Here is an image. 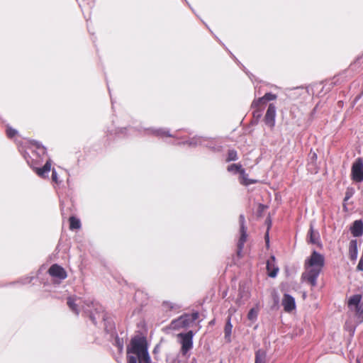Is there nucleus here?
<instances>
[{"mask_svg": "<svg viewBox=\"0 0 363 363\" xmlns=\"http://www.w3.org/2000/svg\"><path fill=\"white\" fill-rule=\"evenodd\" d=\"M46 153V149L36 143L28 142L24 145V159L41 178L48 177L51 170L52 160L50 159L47 160L43 167H35L36 164L43 162Z\"/></svg>", "mask_w": 363, "mask_h": 363, "instance_id": "nucleus-1", "label": "nucleus"}, {"mask_svg": "<svg viewBox=\"0 0 363 363\" xmlns=\"http://www.w3.org/2000/svg\"><path fill=\"white\" fill-rule=\"evenodd\" d=\"M325 264L323 255L316 251H313L311 256L304 262V272L302 273L301 279L309 284L312 287L317 285V279Z\"/></svg>", "mask_w": 363, "mask_h": 363, "instance_id": "nucleus-2", "label": "nucleus"}, {"mask_svg": "<svg viewBox=\"0 0 363 363\" xmlns=\"http://www.w3.org/2000/svg\"><path fill=\"white\" fill-rule=\"evenodd\" d=\"M134 354L137 355L128 356V363H137L138 359L139 363H150L145 340L142 337H134L131 340L130 347L128 348V354Z\"/></svg>", "mask_w": 363, "mask_h": 363, "instance_id": "nucleus-3", "label": "nucleus"}, {"mask_svg": "<svg viewBox=\"0 0 363 363\" xmlns=\"http://www.w3.org/2000/svg\"><path fill=\"white\" fill-rule=\"evenodd\" d=\"M199 314L198 312L192 313H185L177 319L172 321L170 324L171 328L174 330H179L190 326L196 320L199 318Z\"/></svg>", "mask_w": 363, "mask_h": 363, "instance_id": "nucleus-4", "label": "nucleus"}, {"mask_svg": "<svg viewBox=\"0 0 363 363\" xmlns=\"http://www.w3.org/2000/svg\"><path fill=\"white\" fill-rule=\"evenodd\" d=\"M362 298V295L355 294L352 296L347 302L349 309L355 313L359 323L363 322V301L361 302Z\"/></svg>", "mask_w": 363, "mask_h": 363, "instance_id": "nucleus-5", "label": "nucleus"}, {"mask_svg": "<svg viewBox=\"0 0 363 363\" xmlns=\"http://www.w3.org/2000/svg\"><path fill=\"white\" fill-rule=\"evenodd\" d=\"M276 94L272 93H266L262 97L255 99L252 103V107L255 109L253 115L259 117L262 111L267 105V102L277 99Z\"/></svg>", "mask_w": 363, "mask_h": 363, "instance_id": "nucleus-6", "label": "nucleus"}, {"mask_svg": "<svg viewBox=\"0 0 363 363\" xmlns=\"http://www.w3.org/2000/svg\"><path fill=\"white\" fill-rule=\"evenodd\" d=\"M351 179L356 183L363 182V161L362 158H357L351 167Z\"/></svg>", "mask_w": 363, "mask_h": 363, "instance_id": "nucleus-7", "label": "nucleus"}, {"mask_svg": "<svg viewBox=\"0 0 363 363\" xmlns=\"http://www.w3.org/2000/svg\"><path fill=\"white\" fill-rule=\"evenodd\" d=\"M177 337L180 339L182 345L181 352L182 354L185 355L193 347L194 333L190 330L186 333H179Z\"/></svg>", "mask_w": 363, "mask_h": 363, "instance_id": "nucleus-8", "label": "nucleus"}, {"mask_svg": "<svg viewBox=\"0 0 363 363\" xmlns=\"http://www.w3.org/2000/svg\"><path fill=\"white\" fill-rule=\"evenodd\" d=\"M239 222L240 225V238L238 243V255L241 256V252L244 247V244L247 240V230L245 226V216L240 215L239 217Z\"/></svg>", "mask_w": 363, "mask_h": 363, "instance_id": "nucleus-9", "label": "nucleus"}, {"mask_svg": "<svg viewBox=\"0 0 363 363\" xmlns=\"http://www.w3.org/2000/svg\"><path fill=\"white\" fill-rule=\"evenodd\" d=\"M276 118V106L273 104H270L265 113L264 121L267 125L273 128L275 125Z\"/></svg>", "mask_w": 363, "mask_h": 363, "instance_id": "nucleus-10", "label": "nucleus"}, {"mask_svg": "<svg viewBox=\"0 0 363 363\" xmlns=\"http://www.w3.org/2000/svg\"><path fill=\"white\" fill-rule=\"evenodd\" d=\"M49 274L58 279L62 280L67 278V274L66 271L61 266L54 264L48 269Z\"/></svg>", "mask_w": 363, "mask_h": 363, "instance_id": "nucleus-11", "label": "nucleus"}, {"mask_svg": "<svg viewBox=\"0 0 363 363\" xmlns=\"http://www.w3.org/2000/svg\"><path fill=\"white\" fill-rule=\"evenodd\" d=\"M281 303L286 312H291L296 308L294 298L286 294L284 295Z\"/></svg>", "mask_w": 363, "mask_h": 363, "instance_id": "nucleus-12", "label": "nucleus"}, {"mask_svg": "<svg viewBox=\"0 0 363 363\" xmlns=\"http://www.w3.org/2000/svg\"><path fill=\"white\" fill-rule=\"evenodd\" d=\"M267 270L270 277H275L279 272V267L275 264V257L272 256L267 262Z\"/></svg>", "mask_w": 363, "mask_h": 363, "instance_id": "nucleus-13", "label": "nucleus"}, {"mask_svg": "<svg viewBox=\"0 0 363 363\" xmlns=\"http://www.w3.org/2000/svg\"><path fill=\"white\" fill-rule=\"evenodd\" d=\"M350 232L354 237H360L363 235V222L361 220H354L350 227Z\"/></svg>", "mask_w": 363, "mask_h": 363, "instance_id": "nucleus-14", "label": "nucleus"}, {"mask_svg": "<svg viewBox=\"0 0 363 363\" xmlns=\"http://www.w3.org/2000/svg\"><path fill=\"white\" fill-rule=\"evenodd\" d=\"M357 241L352 240L349 245V257L352 261H356L357 258Z\"/></svg>", "mask_w": 363, "mask_h": 363, "instance_id": "nucleus-15", "label": "nucleus"}, {"mask_svg": "<svg viewBox=\"0 0 363 363\" xmlns=\"http://www.w3.org/2000/svg\"><path fill=\"white\" fill-rule=\"evenodd\" d=\"M240 174V182L241 184L248 186L250 184H255L257 182L255 179H250L248 178V174L245 173L244 169L241 170Z\"/></svg>", "mask_w": 363, "mask_h": 363, "instance_id": "nucleus-16", "label": "nucleus"}, {"mask_svg": "<svg viewBox=\"0 0 363 363\" xmlns=\"http://www.w3.org/2000/svg\"><path fill=\"white\" fill-rule=\"evenodd\" d=\"M309 242L312 244H318L319 240V233L315 232L312 225L308 231Z\"/></svg>", "mask_w": 363, "mask_h": 363, "instance_id": "nucleus-17", "label": "nucleus"}, {"mask_svg": "<svg viewBox=\"0 0 363 363\" xmlns=\"http://www.w3.org/2000/svg\"><path fill=\"white\" fill-rule=\"evenodd\" d=\"M233 325L230 322V317L228 318V320L226 322V324L225 325L224 328V333H225V338L226 339L227 342H230V336L232 333Z\"/></svg>", "mask_w": 363, "mask_h": 363, "instance_id": "nucleus-18", "label": "nucleus"}, {"mask_svg": "<svg viewBox=\"0 0 363 363\" xmlns=\"http://www.w3.org/2000/svg\"><path fill=\"white\" fill-rule=\"evenodd\" d=\"M266 356V352L264 350H258L255 352V363H265Z\"/></svg>", "mask_w": 363, "mask_h": 363, "instance_id": "nucleus-19", "label": "nucleus"}, {"mask_svg": "<svg viewBox=\"0 0 363 363\" xmlns=\"http://www.w3.org/2000/svg\"><path fill=\"white\" fill-rule=\"evenodd\" d=\"M69 229L72 230H78L81 228V222H80L79 219H78L77 218H76L74 216H71L69 218Z\"/></svg>", "mask_w": 363, "mask_h": 363, "instance_id": "nucleus-20", "label": "nucleus"}, {"mask_svg": "<svg viewBox=\"0 0 363 363\" xmlns=\"http://www.w3.org/2000/svg\"><path fill=\"white\" fill-rule=\"evenodd\" d=\"M76 301H77V298L69 297L67 298V305L69 306V307L73 312H74L77 315H78L79 310H78L77 304L75 303Z\"/></svg>", "mask_w": 363, "mask_h": 363, "instance_id": "nucleus-21", "label": "nucleus"}, {"mask_svg": "<svg viewBox=\"0 0 363 363\" xmlns=\"http://www.w3.org/2000/svg\"><path fill=\"white\" fill-rule=\"evenodd\" d=\"M162 306L163 310L165 311H174V310H177L179 308V307L177 304L172 303L170 301H164L162 303Z\"/></svg>", "mask_w": 363, "mask_h": 363, "instance_id": "nucleus-22", "label": "nucleus"}, {"mask_svg": "<svg viewBox=\"0 0 363 363\" xmlns=\"http://www.w3.org/2000/svg\"><path fill=\"white\" fill-rule=\"evenodd\" d=\"M238 159L237 151L235 150H230L228 152L226 162L235 161Z\"/></svg>", "mask_w": 363, "mask_h": 363, "instance_id": "nucleus-23", "label": "nucleus"}, {"mask_svg": "<svg viewBox=\"0 0 363 363\" xmlns=\"http://www.w3.org/2000/svg\"><path fill=\"white\" fill-rule=\"evenodd\" d=\"M242 169L240 164H232L228 167V171L234 173H240Z\"/></svg>", "mask_w": 363, "mask_h": 363, "instance_id": "nucleus-24", "label": "nucleus"}, {"mask_svg": "<svg viewBox=\"0 0 363 363\" xmlns=\"http://www.w3.org/2000/svg\"><path fill=\"white\" fill-rule=\"evenodd\" d=\"M91 305L96 307L95 311L96 313L98 315V318H101L104 319V314L101 306L99 305L98 303L94 304L93 302H91Z\"/></svg>", "mask_w": 363, "mask_h": 363, "instance_id": "nucleus-25", "label": "nucleus"}, {"mask_svg": "<svg viewBox=\"0 0 363 363\" xmlns=\"http://www.w3.org/2000/svg\"><path fill=\"white\" fill-rule=\"evenodd\" d=\"M6 132L7 137L10 139H13L18 134V132L15 129L9 126H7Z\"/></svg>", "mask_w": 363, "mask_h": 363, "instance_id": "nucleus-26", "label": "nucleus"}, {"mask_svg": "<svg viewBox=\"0 0 363 363\" xmlns=\"http://www.w3.org/2000/svg\"><path fill=\"white\" fill-rule=\"evenodd\" d=\"M257 316V310H255V308H252L250 310L248 314H247V318L250 320H255Z\"/></svg>", "mask_w": 363, "mask_h": 363, "instance_id": "nucleus-27", "label": "nucleus"}, {"mask_svg": "<svg viewBox=\"0 0 363 363\" xmlns=\"http://www.w3.org/2000/svg\"><path fill=\"white\" fill-rule=\"evenodd\" d=\"M52 179L56 184H57L59 182L57 174L54 169L52 171Z\"/></svg>", "mask_w": 363, "mask_h": 363, "instance_id": "nucleus-28", "label": "nucleus"}, {"mask_svg": "<svg viewBox=\"0 0 363 363\" xmlns=\"http://www.w3.org/2000/svg\"><path fill=\"white\" fill-rule=\"evenodd\" d=\"M357 269L359 271H363V259H361L359 262V264L357 267Z\"/></svg>", "mask_w": 363, "mask_h": 363, "instance_id": "nucleus-29", "label": "nucleus"}, {"mask_svg": "<svg viewBox=\"0 0 363 363\" xmlns=\"http://www.w3.org/2000/svg\"><path fill=\"white\" fill-rule=\"evenodd\" d=\"M160 134L164 136L172 137V135L169 134L167 131H161Z\"/></svg>", "mask_w": 363, "mask_h": 363, "instance_id": "nucleus-30", "label": "nucleus"}, {"mask_svg": "<svg viewBox=\"0 0 363 363\" xmlns=\"http://www.w3.org/2000/svg\"><path fill=\"white\" fill-rule=\"evenodd\" d=\"M90 318L91 319V320L95 323H96V318L94 316V315L91 312V314H90Z\"/></svg>", "mask_w": 363, "mask_h": 363, "instance_id": "nucleus-31", "label": "nucleus"}, {"mask_svg": "<svg viewBox=\"0 0 363 363\" xmlns=\"http://www.w3.org/2000/svg\"><path fill=\"white\" fill-rule=\"evenodd\" d=\"M259 208H261V210H263L264 206L263 205L260 204Z\"/></svg>", "mask_w": 363, "mask_h": 363, "instance_id": "nucleus-32", "label": "nucleus"}, {"mask_svg": "<svg viewBox=\"0 0 363 363\" xmlns=\"http://www.w3.org/2000/svg\"><path fill=\"white\" fill-rule=\"evenodd\" d=\"M266 238H267L266 242H267V244L268 245V244H269V238H268V235H267Z\"/></svg>", "mask_w": 363, "mask_h": 363, "instance_id": "nucleus-33", "label": "nucleus"}, {"mask_svg": "<svg viewBox=\"0 0 363 363\" xmlns=\"http://www.w3.org/2000/svg\"><path fill=\"white\" fill-rule=\"evenodd\" d=\"M210 325H213L214 324V320H211L210 323H209Z\"/></svg>", "mask_w": 363, "mask_h": 363, "instance_id": "nucleus-34", "label": "nucleus"}, {"mask_svg": "<svg viewBox=\"0 0 363 363\" xmlns=\"http://www.w3.org/2000/svg\"><path fill=\"white\" fill-rule=\"evenodd\" d=\"M348 199H349V196H347V197L345 198V200Z\"/></svg>", "mask_w": 363, "mask_h": 363, "instance_id": "nucleus-35", "label": "nucleus"}, {"mask_svg": "<svg viewBox=\"0 0 363 363\" xmlns=\"http://www.w3.org/2000/svg\"><path fill=\"white\" fill-rule=\"evenodd\" d=\"M220 363H222V362H220Z\"/></svg>", "mask_w": 363, "mask_h": 363, "instance_id": "nucleus-36", "label": "nucleus"}]
</instances>
